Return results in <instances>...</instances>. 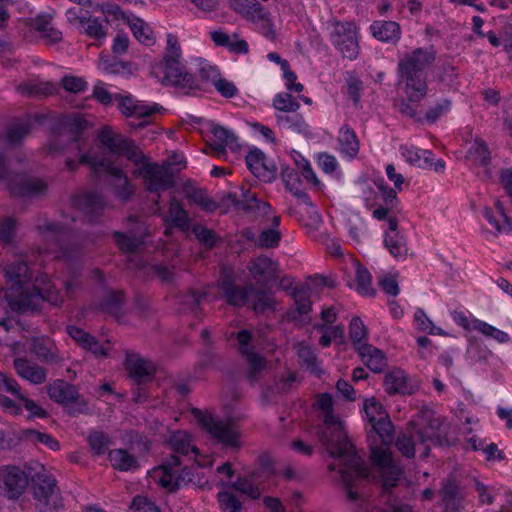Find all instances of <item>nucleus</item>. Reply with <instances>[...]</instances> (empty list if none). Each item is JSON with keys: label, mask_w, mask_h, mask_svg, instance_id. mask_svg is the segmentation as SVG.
I'll use <instances>...</instances> for the list:
<instances>
[{"label": "nucleus", "mask_w": 512, "mask_h": 512, "mask_svg": "<svg viewBox=\"0 0 512 512\" xmlns=\"http://www.w3.org/2000/svg\"><path fill=\"white\" fill-rule=\"evenodd\" d=\"M317 406L324 412V423L316 427L315 434L330 457L340 460L341 481L345 486L349 500L357 501L359 495L352 487L357 477H367L368 470L363 460L350 442L341 419L333 412V398L329 393H322L317 399Z\"/></svg>", "instance_id": "obj_1"}, {"label": "nucleus", "mask_w": 512, "mask_h": 512, "mask_svg": "<svg viewBox=\"0 0 512 512\" xmlns=\"http://www.w3.org/2000/svg\"><path fill=\"white\" fill-rule=\"evenodd\" d=\"M97 140L111 154L123 156L135 165H141L137 174L142 177L145 188L150 193H158L174 187L172 172L167 167L147 162V157L134 140L116 133L110 126L101 128Z\"/></svg>", "instance_id": "obj_2"}, {"label": "nucleus", "mask_w": 512, "mask_h": 512, "mask_svg": "<svg viewBox=\"0 0 512 512\" xmlns=\"http://www.w3.org/2000/svg\"><path fill=\"white\" fill-rule=\"evenodd\" d=\"M436 59V51L432 46L415 48L404 53L397 64L398 83L404 86L410 99L425 98L428 91L427 70Z\"/></svg>", "instance_id": "obj_3"}, {"label": "nucleus", "mask_w": 512, "mask_h": 512, "mask_svg": "<svg viewBox=\"0 0 512 512\" xmlns=\"http://www.w3.org/2000/svg\"><path fill=\"white\" fill-rule=\"evenodd\" d=\"M61 218V222L48 220L46 218L37 221V231L43 239L49 243L43 249V252L53 253L57 259L75 262L82 254V245L78 240V235L68 223V221L71 223L74 222L75 217H68L62 213Z\"/></svg>", "instance_id": "obj_4"}, {"label": "nucleus", "mask_w": 512, "mask_h": 512, "mask_svg": "<svg viewBox=\"0 0 512 512\" xmlns=\"http://www.w3.org/2000/svg\"><path fill=\"white\" fill-rule=\"evenodd\" d=\"M182 51L176 35L168 33L163 58V83L175 88L181 95H194L201 89L198 78L187 71L181 62Z\"/></svg>", "instance_id": "obj_5"}, {"label": "nucleus", "mask_w": 512, "mask_h": 512, "mask_svg": "<svg viewBox=\"0 0 512 512\" xmlns=\"http://www.w3.org/2000/svg\"><path fill=\"white\" fill-rule=\"evenodd\" d=\"M80 164L88 165L95 176L100 172L108 174L111 177V185L116 196L122 201L126 202L134 195V186L124 171L102 154L88 150L80 154L78 162L72 158H67L65 161V166L69 171H75Z\"/></svg>", "instance_id": "obj_6"}, {"label": "nucleus", "mask_w": 512, "mask_h": 512, "mask_svg": "<svg viewBox=\"0 0 512 512\" xmlns=\"http://www.w3.org/2000/svg\"><path fill=\"white\" fill-rule=\"evenodd\" d=\"M325 29L333 47L343 58L355 60L358 57L360 46L358 28L353 21H340L331 17L325 22Z\"/></svg>", "instance_id": "obj_7"}, {"label": "nucleus", "mask_w": 512, "mask_h": 512, "mask_svg": "<svg viewBox=\"0 0 512 512\" xmlns=\"http://www.w3.org/2000/svg\"><path fill=\"white\" fill-rule=\"evenodd\" d=\"M19 293H5L4 297L9 308L16 313L24 314L40 310L43 302L60 307L64 302L61 290H18Z\"/></svg>", "instance_id": "obj_8"}, {"label": "nucleus", "mask_w": 512, "mask_h": 512, "mask_svg": "<svg viewBox=\"0 0 512 512\" xmlns=\"http://www.w3.org/2000/svg\"><path fill=\"white\" fill-rule=\"evenodd\" d=\"M157 483L169 493H175L180 488L193 481V470L188 466H182V460L178 455H168L162 463L153 469Z\"/></svg>", "instance_id": "obj_9"}, {"label": "nucleus", "mask_w": 512, "mask_h": 512, "mask_svg": "<svg viewBox=\"0 0 512 512\" xmlns=\"http://www.w3.org/2000/svg\"><path fill=\"white\" fill-rule=\"evenodd\" d=\"M63 130L55 135L49 142L51 152L75 151L80 153L87 144V137L84 130L86 121L78 116L68 117L63 123Z\"/></svg>", "instance_id": "obj_10"}, {"label": "nucleus", "mask_w": 512, "mask_h": 512, "mask_svg": "<svg viewBox=\"0 0 512 512\" xmlns=\"http://www.w3.org/2000/svg\"><path fill=\"white\" fill-rule=\"evenodd\" d=\"M51 400L60 404L70 416L86 414L89 411L87 399L79 393L77 386L62 379L54 380L47 386Z\"/></svg>", "instance_id": "obj_11"}, {"label": "nucleus", "mask_w": 512, "mask_h": 512, "mask_svg": "<svg viewBox=\"0 0 512 512\" xmlns=\"http://www.w3.org/2000/svg\"><path fill=\"white\" fill-rule=\"evenodd\" d=\"M0 179L8 180V188L16 197H33L44 193L46 184L36 178L27 175H16L8 179V168L5 155L0 152Z\"/></svg>", "instance_id": "obj_12"}, {"label": "nucleus", "mask_w": 512, "mask_h": 512, "mask_svg": "<svg viewBox=\"0 0 512 512\" xmlns=\"http://www.w3.org/2000/svg\"><path fill=\"white\" fill-rule=\"evenodd\" d=\"M29 485V477L18 466L6 465L0 467V493L9 500L22 496Z\"/></svg>", "instance_id": "obj_13"}, {"label": "nucleus", "mask_w": 512, "mask_h": 512, "mask_svg": "<svg viewBox=\"0 0 512 512\" xmlns=\"http://www.w3.org/2000/svg\"><path fill=\"white\" fill-rule=\"evenodd\" d=\"M435 421H430L428 426L423 429H418L415 433H401L396 440V447L398 451L406 458H413L415 456V445L417 443L427 444H440V438L434 433Z\"/></svg>", "instance_id": "obj_14"}, {"label": "nucleus", "mask_w": 512, "mask_h": 512, "mask_svg": "<svg viewBox=\"0 0 512 512\" xmlns=\"http://www.w3.org/2000/svg\"><path fill=\"white\" fill-rule=\"evenodd\" d=\"M202 425L210 436L218 443L228 448H239V432L234 423L224 421L214 417H206L202 420Z\"/></svg>", "instance_id": "obj_15"}, {"label": "nucleus", "mask_w": 512, "mask_h": 512, "mask_svg": "<svg viewBox=\"0 0 512 512\" xmlns=\"http://www.w3.org/2000/svg\"><path fill=\"white\" fill-rule=\"evenodd\" d=\"M31 481L33 496L38 501L41 512H53L54 506L49 501L56 487L54 476L48 474L42 467L41 471L31 477Z\"/></svg>", "instance_id": "obj_16"}, {"label": "nucleus", "mask_w": 512, "mask_h": 512, "mask_svg": "<svg viewBox=\"0 0 512 512\" xmlns=\"http://www.w3.org/2000/svg\"><path fill=\"white\" fill-rule=\"evenodd\" d=\"M420 381L409 375L400 368L389 371L385 377L383 386L388 395H413L420 388Z\"/></svg>", "instance_id": "obj_17"}, {"label": "nucleus", "mask_w": 512, "mask_h": 512, "mask_svg": "<svg viewBox=\"0 0 512 512\" xmlns=\"http://www.w3.org/2000/svg\"><path fill=\"white\" fill-rule=\"evenodd\" d=\"M72 207L91 223L98 222L106 207L104 197L98 192H87L72 198Z\"/></svg>", "instance_id": "obj_18"}, {"label": "nucleus", "mask_w": 512, "mask_h": 512, "mask_svg": "<svg viewBox=\"0 0 512 512\" xmlns=\"http://www.w3.org/2000/svg\"><path fill=\"white\" fill-rule=\"evenodd\" d=\"M118 109L127 118L144 119L150 117L161 108L158 104H147L132 95H115Z\"/></svg>", "instance_id": "obj_19"}, {"label": "nucleus", "mask_w": 512, "mask_h": 512, "mask_svg": "<svg viewBox=\"0 0 512 512\" xmlns=\"http://www.w3.org/2000/svg\"><path fill=\"white\" fill-rule=\"evenodd\" d=\"M245 161L250 172L259 180L270 183L276 178L275 164L268 161L260 149H251L246 155Z\"/></svg>", "instance_id": "obj_20"}, {"label": "nucleus", "mask_w": 512, "mask_h": 512, "mask_svg": "<svg viewBox=\"0 0 512 512\" xmlns=\"http://www.w3.org/2000/svg\"><path fill=\"white\" fill-rule=\"evenodd\" d=\"M376 186L380 193L382 203L377 204L376 202H371L368 196H365L364 199L368 208L371 209L376 207L372 212V216L375 219L382 221L386 220L389 212L398 207L399 199L397 197L396 190L386 185L383 180L376 183Z\"/></svg>", "instance_id": "obj_21"}, {"label": "nucleus", "mask_w": 512, "mask_h": 512, "mask_svg": "<svg viewBox=\"0 0 512 512\" xmlns=\"http://www.w3.org/2000/svg\"><path fill=\"white\" fill-rule=\"evenodd\" d=\"M248 269L258 283L272 286L278 278V264L267 256L261 255L252 259Z\"/></svg>", "instance_id": "obj_22"}, {"label": "nucleus", "mask_w": 512, "mask_h": 512, "mask_svg": "<svg viewBox=\"0 0 512 512\" xmlns=\"http://www.w3.org/2000/svg\"><path fill=\"white\" fill-rule=\"evenodd\" d=\"M401 150L405 160L414 166L422 169H434L436 172H443L445 169V162L441 159L435 161L434 154L430 150L415 146H404Z\"/></svg>", "instance_id": "obj_23"}, {"label": "nucleus", "mask_w": 512, "mask_h": 512, "mask_svg": "<svg viewBox=\"0 0 512 512\" xmlns=\"http://www.w3.org/2000/svg\"><path fill=\"white\" fill-rule=\"evenodd\" d=\"M96 308L120 321L127 314L126 298L123 290H104Z\"/></svg>", "instance_id": "obj_24"}, {"label": "nucleus", "mask_w": 512, "mask_h": 512, "mask_svg": "<svg viewBox=\"0 0 512 512\" xmlns=\"http://www.w3.org/2000/svg\"><path fill=\"white\" fill-rule=\"evenodd\" d=\"M211 133L213 140L210 146L217 156L224 155L227 148L233 152L240 149L238 137L232 130L220 125H213Z\"/></svg>", "instance_id": "obj_25"}, {"label": "nucleus", "mask_w": 512, "mask_h": 512, "mask_svg": "<svg viewBox=\"0 0 512 512\" xmlns=\"http://www.w3.org/2000/svg\"><path fill=\"white\" fill-rule=\"evenodd\" d=\"M126 367L130 378L138 385L150 382L154 378L155 366L153 363L137 355L127 357Z\"/></svg>", "instance_id": "obj_26"}, {"label": "nucleus", "mask_w": 512, "mask_h": 512, "mask_svg": "<svg viewBox=\"0 0 512 512\" xmlns=\"http://www.w3.org/2000/svg\"><path fill=\"white\" fill-rule=\"evenodd\" d=\"M146 236V228L137 224L136 229L130 230L128 233L114 232V239L119 249L127 254H134L143 244Z\"/></svg>", "instance_id": "obj_27"}, {"label": "nucleus", "mask_w": 512, "mask_h": 512, "mask_svg": "<svg viewBox=\"0 0 512 512\" xmlns=\"http://www.w3.org/2000/svg\"><path fill=\"white\" fill-rule=\"evenodd\" d=\"M3 271L7 280L11 282L13 286H17V288H26L25 285L32 279V273L27 262L20 258L6 264Z\"/></svg>", "instance_id": "obj_28"}, {"label": "nucleus", "mask_w": 512, "mask_h": 512, "mask_svg": "<svg viewBox=\"0 0 512 512\" xmlns=\"http://www.w3.org/2000/svg\"><path fill=\"white\" fill-rule=\"evenodd\" d=\"M13 366L17 374L34 385H40L46 381V370L36 364L31 363L26 358H15Z\"/></svg>", "instance_id": "obj_29"}, {"label": "nucleus", "mask_w": 512, "mask_h": 512, "mask_svg": "<svg viewBox=\"0 0 512 512\" xmlns=\"http://www.w3.org/2000/svg\"><path fill=\"white\" fill-rule=\"evenodd\" d=\"M369 29L374 38L384 43L396 44L401 38V27L395 21L377 20Z\"/></svg>", "instance_id": "obj_30"}, {"label": "nucleus", "mask_w": 512, "mask_h": 512, "mask_svg": "<svg viewBox=\"0 0 512 512\" xmlns=\"http://www.w3.org/2000/svg\"><path fill=\"white\" fill-rule=\"evenodd\" d=\"M337 285L332 276L323 274L308 275L302 284H296L291 276H284L280 280V288H334Z\"/></svg>", "instance_id": "obj_31"}, {"label": "nucleus", "mask_w": 512, "mask_h": 512, "mask_svg": "<svg viewBox=\"0 0 512 512\" xmlns=\"http://www.w3.org/2000/svg\"><path fill=\"white\" fill-rule=\"evenodd\" d=\"M363 363L375 373H381L387 365L385 354L382 350L370 345L365 344L359 346L357 350Z\"/></svg>", "instance_id": "obj_32"}, {"label": "nucleus", "mask_w": 512, "mask_h": 512, "mask_svg": "<svg viewBox=\"0 0 512 512\" xmlns=\"http://www.w3.org/2000/svg\"><path fill=\"white\" fill-rule=\"evenodd\" d=\"M84 23L78 30L80 34H84L100 43L106 39L109 30L107 19L93 17L90 14L88 20Z\"/></svg>", "instance_id": "obj_33"}, {"label": "nucleus", "mask_w": 512, "mask_h": 512, "mask_svg": "<svg viewBox=\"0 0 512 512\" xmlns=\"http://www.w3.org/2000/svg\"><path fill=\"white\" fill-rule=\"evenodd\" d=\"M466 160L473 166L487 167L491 161V152L487 143L476 138L467 151Z\"/></svg>", "instance_id": "obj_34"}, {"label": "nucleus", "mask_w": 512, "mask_h": 512, "mask_svg": "<svg viewBox=\"0 0 512 512\" xmlns=\"http://www.w3.org/2000/svg\"><path fill=\"white\" fill-rule=\"evenodd\" d=\"M306 290H292L291 296L295 301V310L288 313L293 321L309 322V312L312 309V303L306 295Z\"/></svg>", "instance_id": "obj_35"}, {"label": "nucleus", "mask_w": 512, "mask_h": 512, "mask_svg": "<svg viewBox=\"0 0 512 512\" xmlns=\"http://www.w3.org/2000/svg\"><path fill=\"white\" fill-rule=\"evenodd\" d=\"M167 444L174 452L173 455H183L186 456L190 451L197 454L198 448L196 446L191 445L190 435L183 430H177L170 434L167 439Z\"/></svg>", "instance_id": "obj_36"}, {"label": "nucleus", "mask_w": 512, "mask_h": 512, "mask_svg": "<svg viewBox=\"0 0 512 512\" xmlns=\"http://www.w3.org/2000/svg\"><path fill=\"white\" fill-rule=\"evenodd\" d=\"M108 459L115 470L133 471L139 468V462L135 456L125 449H113L108 453Z\"/></svg>", "instance_id": "obj_37"}, {"label": "nucleus", "mask_w": 512, "mask_h": 512, "mask_svg": "<svg viewBox=\"0 0 512 512\" xmlns=\"http://www.w3.org/2000/svg\"><path fill=\"white\" fill-rule=\"evenodd\" d=\"M258 477L259 471H252L247 476H239L236 481L230 483L229 486L252 499H258L261 495L260 488L256 482Z\"/></svg>", "instance_id": "obj_38"}, {"label": "nucleus", "mask_w": 512, "mask_h": 512, "mask_svg": "<svg viewBox=\"0 0 512 512\" xmlns=\"http://www.w3.org/2000/svg\"><path fill=\"white\" fill-rule=\"evenodd\" d=\"M338 141L340 150L349 158H354L359 152V140L353 129L345 124L340 128Z\"/></svg>", "instance_id": "obj_39"}, {"label": "nucleus", "mask_w": 512, "mask_h": 512, "mask_svg": "<svg viewBox=\"0 0 512 512\" xmlns=\"http://www.w3.org/2000/svg\"><path fill=\"white\" fill-rule=\"evenodd\" d=\"M53 348L52 342L44 337H35L31 341V352L42 362L55 363L58 361V356Z\"/></svg>", "instance_id": "obj_40"}, {"label": "nucleus", "mask_w": 512, "mask_h": 512, "mask_svg": "<svg viewBox=\"0 0 512 512\" xmlns=\"http://www.w3.org/2000/svg\"><path fill=\"white\" fill-rule=\"evenodd\" d=\"M169 221L172 227L179 228L182 231L190 230L191 219L189 214L176 198H172L169 204Z\"/></svg>", "instance_id": "obj_41"}, {"label": "nucleus", "mask_w": 512, "mask_h": 512, "mask_svg": "<svg viewBox=\"0 0 512 512\" xmlns=\"http://www.w3.org/2000/svg\"><path fill=\"white\" fill-rule=\"evenodd\" d=\"M277 124L285 129H290L299 134H308L310 132L309 125L305 122L302 115L297 113L292 114H275Z\"/></svg>", "instance_id": "obj_42"}, {"label": "nucleus", "mask_w": 512, "mask_h": 512, "mask_svg": "<svg viewBox=\"0 0 512 512\" xmlns=\"http://www.w3.org/2000/svg\"><path fill=\"white\" fill-rule=\"evenodd\" d=\"M128 26L130 27L134 37L144 45H152L154 36L151 27L141 18L132 15L128 18Z\"/></svg>", "instance_id": "obj_43"}, {"label": "nucleus", "mask_w": 512, "mask_h": 512, "mask_svg": "<svg viewBox=\"0 0 512 512\" xmlns=\"http://www.w3.org/2000/svg\"><path fill=\"white\" fill-rule=\"evenodd\" d=\"M246 361L248 364L245 374L246 379L252 387H255L259 384L266 370V361L260 355L246 358Z\"/></svg>", "instance_id": "obj_44"}, {"label": "nucleus", "mask_w": 512, "mask_h": 512, "mask_svg": "<svg viewBox=\"0 0 512 512\" xmlns=\"http://www.w3.org/2000/svg\"><path fill=\"white\" fill-rule=\"evenodd\" d=\"M441 495L447 511H459L461 506V495L457 484L454 482L446 483L441 489Z\"/></svg>", "instance_id": "obj_45"}, {"label": "nucleus", "mask_w": 512, "mask_h": 512, "mask_svg": "<svg viewBox=\"0 0 512 512\" xmlns=\"http://www.w3.org/2000/svg\"><path fill=\"white\" fill-rule=\"evenodd\" d=\"M53 84L49 82L28 81L20 83L17 91L26 96H47L53 93Z\"/></svg>", "instance_id": "obj_46"}, {"label": "nucleus", "mask_w": 512, "mask_h": 512, "mask_svg": "<svg viewBox=\"0 0 512 512\" xmlns=\"http://www.w3.org/2000/svg\"><path fill=\"white\" fill-rule=\"evenodd\" d=\"M373 432L381 439L384 445H390L394 441V426L389 415H382L377 421L371 424Z\"/></svg>", "instance_id": "obj_47"}, {"label": "nucleus", "mask_w": 512, "mask_h": 512, "mask_svg": "<svg viewBox=\"0 0 512 512\" xmlns=\"http://www.w3.org/2000/svg\"><path fill=\"white\" fill-rule=\"evenodd\" d=\"M187 198L205 212L212 213L219 208V204L211 199L202 188H194L187 191Z\"/></svg>", "instance_id": "obj_48"}, {"label": "nucleus", "mask_w": 512, "mask_h": 512, "mask_svg": "<svg viewBox=\"0 0 512 512\" xmlns=\"http://www.w3.org/2000/svg\"><path fill=\"white\" fill-rule=\"evenodd\" d=\"M384 244L395 258H403L407 255L406 241L400 233H385Z\"/></svg>", "instance_id": "obj_49"}, {"label": "nucleus", "mask_w": 512, "mask_h": 512, "mask_svg": "<svg viewBox=\"0 0 512 512\" xmlns=\"http://www.w3.org/2000/svg\"><path fill=\"white\" fill-rule=\"evenodd\" d=\"M451 106L452 103L448 98H441L428 108L423 119L417 118V120H424L428 124H434L451 110Z\"/></svg>", "instance_id": "obj_50"}, {"label": "nucleus", "mask_w": 512, "mask_h": 512, "mask_svg": "<svg viewBox=\"0 0 512 512\" xmlns=\"http://www.w3.org/2000/svg\"><path fill=\"white\" fill-rule=\"evenodd\" d=\"M273 107L277 113H294L300 108L299 102L289 93H277L273 98Z\"/></svg>", "instance_id": "obj_51"}, {"label": "nucleus", "mask_w": 512, "mask_h": 512, "mask_svg": "<svg viewBox=\"0 0 512 512\" xmlns=\"http://www.w3.org/2000/svg\"><path fill=\"white\" fill-rule=\"evenodd\" d=\"M23 438L33 443L44 444L53 451H57L60 448V443L52 435L34 429L24 430Z\"/></svg>", "instance_id": "obj_52"}, {"label": "nucleus", "mask_w": 512, "mask_h": 512, "mask_svg": "<svg viewBox=\"0 0 512 512\" xmlns=\"http://www.w3.org/2000/svg\"><path fill=\"white\" fill-rule=\"evenodd\" d=\"M34 28L51 43H57L62 40V32L54 28L51 21L46 18H37L34 22Z\"/></svg>", "instance_id": "obj_53"}, {"label": "nucleus", "mask_w": 512, "mask_h": 512, "mask_svg": "<svg viewBox=\"0 0 512 512\" xmlns=\"http://www.w3.org/2000/svg\"><path fill=\"white\" fill-rule=\"evenodd\" d=\"M251 298L248 307L257 313H262L268 309H272L271 297L267 294L268 290H250Z\"/></svg>", "instance_id": "obj_54"}, {"label": "nucleus", "mask_w": 512, "mask_h": 512, "mask_svg": "<svg viewBox=\"0 0 512 512\" xmlns=\"http://www.w3.org/2000/svg\"><path fill=\"white\" fill-rule=\"evenodd\" d=\"M473 329L481 332L485 336L495 339L499 343H506L510 340V337L506 332L478 319L474 320Z\"/></svg>", "instance_id": "obj_55"}, {"label": "nucleus", "mask_w": 512, "mask_h": 512, "mask_svg": "<svg viewBox=\"0 0 512 512\" xmlns=\"http://www.w3.org/2000/svg\"><path fill=\"white\" fill-rule=\"evenodd\" d=\"M236 338L239 344L238 350L245 359L259 355L252 344L254 335L251 331L242 329L237 333Z\"/></svg>", "instance_id": "obj_56"}, {"label": "nucleus", "mask_w": 512, "mask_h": 512, "mask_svg": "<svg viewBox=\"0 0 512 512\" xmlns=\"http://www.w3.org/2000/svg\"><path fill=\"white\" fill-rule=\"evenodd\" d=\"M350 339L357 350L359 346H364L366 343H362L367 338L368 331L363 321L359 317H353L349 326Z\"/></svg>", "instance_id": "obj_57"}, {"label": "nucleus", "mask_w": 512, "mask_h": 512, "mask_svg": "<svg viewBox=\"0 0 512 512\" xmlns=\"http://www.w3.org/2000/svg\"><path fill=\"white\" fill-rule=\"evenodd\" d=\"M219 507L223 512H241L242 502L238 497L229 491H220L217 494Z\"/></svg>", "instance_id": "obj_58"}, {"label": "nucleus", "mask_w": 512, "mask_h": 512, "mask_svg": "<svg viewBox=\"0 0 512 512\" xmlns=\"http://www.w3.org/2000/svg\"><path fill=\"white\" fill-rule=\"evenodd\" d=\"M88 443L93 453L97 456H100L106 453L111 444V441L109 436L105 433L93 431L88 436Z\"/></svg>", "instance_id": "obj_59"}, {"label": "nucleus", "mask_w": 512, "mask_h": 512, "mask_svg": "<svg viewBox=\"0 0 512 512\" xmlns=\"http://www.w3.org/2000/svg\"><path fill=\"white\" fill-rule=\"evenodd\" d=\"M371 460L375 466L380 469L393 468L396 464L390 450L382 449L378 446L371 447Z\"/></svg>", "instance_id": "obj_60"}, {"label": "nucleus", "mask_w": 512, "mask_h": 512, "mask_svg": "<svg viewBox=\"0 0 512 512\" xmlns=\"http://www.w3.org/2000/svg\"><path fill=\"white\" fill-rule=\"evenodd\" d=\"M222 298L236 307L248 306L251 298L250 290H223Z\"/></svg>", "instance_id": "obj_61"}, {"label": "nucleus", "mask_w": 512, "mask_h": 512, "mask_svg": "<svg viewBox=\"0 0 512 512\" xmlns=\"http://www.w3.org/2000/svg\"><path fill=\"white\" fill-rule=\"evenodd\" d=\"M252 5L253 8L247 18L255 23H260L265 30L272 33V21L269 12H267L258 1L252 3Z\"/></svg>", "instance_id": "obj_62"}, {"label": "nucleus", "mask_w": 512, "mask_h": 512, "mask_svg": "<svg viewBox=\"0 0 512 512\" xmlns=\"http://www.w3.org/2000/svg\"><path fill=\"white\" fill-rule=\"evenodd\" d=\"M192 232L197 240L207 248H213L216 245L218 236L213 230L208 229L201 224H194Z\"/></svg>", "instance_id": "obj_63"}, {"label": "nucleus", "mask_w": 512, "mask_h": 512, "mask_svg": "<svg viewBox=\"0 0 512 512\" xmlns=\"http://www.w3.org/2000/svg\"><path fill=\"white\" fill-rule=\"evenodd\" d=\"M280 176L285 183V187L291 193L301 187V180L298 172L289 166L283 165L281 167Z\"/></svg>", "instance_id": "obj_64"}]
</instances>
